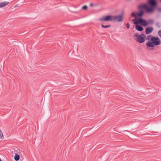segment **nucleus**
<instances>
[{"mask_svg":"<svg viewBox=\"0 0 161 161\" xmlns=\"http://www.w3.org/2000/svg\"><path fill=\"white\" fill-rule=\"evenodd\" d=\"M134 37L136 41L140 43L144 42L147 39L148 41L146 43L147 48L149 50H153L155 46L161 44V41L158 37L152 35H149L146 37V35L143 34L135 33Z\"/></svg>","mask_w":161,"mask_h":161,"instance_id":"obj_1","label":"nucleus"},{"mask_svg":"<svg viewBox=\"0 0 161 161\" xmlns=\"http://www.w3.org/2000/svg\"><path fill=\"white\" fill-rule=\"evenodd\" d=\"M148 3L151 5L150 7H148L146 4H141L138 6V8L140 10V12L139 13L132 12L131 14V15L135 18L142 17L144 14L143 11L142 10V9H145L146 12L148 13L153 12L157 5L156 2L155 0H148Z\"/></svg>","mask_w":161,"mask_h":161,"instance_id":"obj_2","label":"nucleus"},{"mask_svg":"<svg viewBox=\"0 0 161 161\" xmlns=\"http://www.w3.org/2000/svg\"><path fill=\"white\" fill-rule=\"evenodd\" d=\"M98 20L100 21H114L121 22L123 20V17L122 14L115 16L109 15L100 18L98 19Z\"/></svg>","mask_w":161,"mask_h":161,"instance_id":"obj_3","label":"nucleus"},{"mask_svg":"<svg viewBox=\"0 0 161 161\" xmlns=\"http://www.w3.org/2000/svg\"><path fill=\"white\" fill-rule=\"evenodd\" d=\"M134 23L135 25H138L139 24L141 25L146 26L148 25L147 21L142 19H134L133 20Z\"/></svg>","mask_w":161,"mask_h":161,"instance_id":"obj_4","label":"nucleus"},{"mask_svg":"<svg viewBox=\"0 0 161 161\" xmlns=\"http://www.w3.org/2000/svg\"><path fill=\"white\" fill-rule=\"evenodd\" d=\"M153 30V28L151 27L147 28L145 30V32L147 34L151 33Z\"/></svg>","mask_w":161,"mask_h":161,"instance_id":"obj_5","label":"nucleus"},{"mask_svg":"<svg viewBox=\"0 0 161 161\" xmlns=\"http://www.w3.org/2000/svg\"><path fill=\"white\" fill-rule=\"evenodd\" d=\"M13 150H14V153L15 154H18L21 155V151L20 149H19L18 148H16V149H13Z\"/></svg>","mask_w":161,"mask_h":161,"instance_id":"obj_6","label":"nucleus"},{"mask_svg":"<svg viewBox=\"0 0 161 161\" xmlns=\"http://www.w3.org/2000/svg\"><path fill=\"white\" fill-rule=\"evenodd\" d=\"M9 3V2L7 1L0 3V8H1L7 6Z\"/></svg>","mask_w":161,"mask_h":161,"instance_id":"obj_7","label":"nucleus"},{"mask_svg":"<svg viewBox=\"0 0 161 161\" xmlns=\"http://www.w3.org/2000/svg\"><path fill=\"white\" fill-rule=\"evenodd\" d=\"M136 30L139 31H142L143 30V28L142 26L137 25L136 26Z\"/></svg>","mask_w":161,"mask_h":161,"instance_id":"obj_8","label":"nucleus"},{"mask_svg":"<svg viewBox=\"0 0 161 161\" xmlns=\"http://www.w3.org/2000/svg\"><path fill=\"white\" fill-rule=\"evenodd\" d=\"M15 155L14 157V160L16 161H18L19 159L20 155L18 154H15Z\"/></svg>","mask_w":161,"mask_h":161,"instance_id":"obj_9","label":"nucleus"},{"mask_svg":"<svg viewBox=\"0 0 161 161\" xmlns=\"http://www.w3.org/2000/svg\"><path fill=\"white\" fill-rule=\"evenodd\" d=\"M147 23L148 25H152L153 22H154V20L153 19H149L148 20Z\"/></svg>","mask_w":161,"mask_h":161,"instance_id":"obj_10","label":"nucleus"},{"mask_svg":"<svg viewBox=\"0 0 161 161\" xmlns=\"http://www.w3.org/2000/svg\"><path fill=\"white\" fill-rule=\"evenodd\" d=\"M0 138L2 139L4 138L3 132L1 130H0Z\"/></svg>","mask_w":161,"mask_h":161,"instance_id":"obj_11","label":"nucleus"},{"mask_svg":"<svg viewBox=\"0 0 161 161\" xmlns=\"http://www.w3.org/2000/svg\"><path fill=\"white\" fill-rule=\"evenodd\" d=\"M101 26L102 27L106 28L108 27H110L111 26L110 25H101Z\"/></svg>","mask_w":161,"mask_h":161,"instance_id":"obj_12","label":"nucleus"},{"mask_svg":"<svg viewBox=\"0 0 161 161\" xmlns=\"http://www.w3.org/2000/svg\"><path fill=\"white\" fill-rule=\"evenodd\" d=\"M158 34L159 36L161 38V30L158 31Z\"/></svg>","mask_w":161,"mask_h":161,"instance_id":"obj_13","label":"nucleus"},{"mask_svg":"<svg viewBox=\"0 0 161 161\" xmlns=\"http://www.w3.org/2000/svg\"><path fill=\"white\" fill-rule=\"evenodd\" d=\"M87 8V7L86 6H84L82 7V9L83 10H86Z\"/></svg>","mask_w":161,"mask_h":161,"instance_id":"obj_14","label":"nucleus"},{"mask_svg":"<svg viewBox=\"0 0 161 161\" xmlns=\"http://www.w3.org/2000/svg\"><path fill=\"white\" fill-rule=\"evenodd\" d=\"M156 25L158 27H160L161 26V24L160 23H156Z\"/></svg>","mask_w":161,"mask_h":161,"instance_id":"obj_15","label":"nucleus"},{"mask_svg":"<svg viewBox=\"0 0 161 161\" xmlns=\"http://www.w3.org/2000/svg\"><path fill=\"white\" fill-rule=\"evenodd\" d=\"M126 28L127 29H129L130 28V25L128 23L126 24Z\"/></svg>","mask_w":161,"mask_h":161,"instance_id":"obj_16","label":"nucleus"},{"mask_svg":"<svg viewBox=\"0 0 161 161\" xmlns=\"http://www.w3.org/2000/svg\"><path fill=\"white\" fill-rule=\"evenodd\" d=\"M90 6H93V4L92 3H90Z\"/></svg>","mask_w":161,"mask_h":161,"instance_id":"obj_17","label":"nucleus"},{"mask_svg":"<svg viewBox=\"0 0 161 161\" xmlns=\"http://www.w3.org/2000/svg\"><path fill=\"white\" fill-rule=\"evenodd\" d=\"M159 11H161V8H159Z\"/></svg>","mask_w":161,"mask_h":161,"instance_id":"obj_18","label":"nucleus"},{"mask_svg":"<svg viewBox=\"0 0 161 161\" xmlns=\"http://www.w3.org/2000/svg\"><path fill=\"white\" fill-rule=\"evenodd\" d=\"M0 161H1V159H0Z\"/></svg>","mask_w":161,"mask_h":161,"instance_id":"obj_19","label":"nucleus"}]
</instances>
